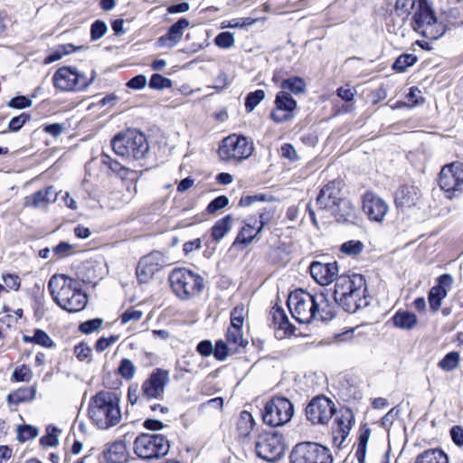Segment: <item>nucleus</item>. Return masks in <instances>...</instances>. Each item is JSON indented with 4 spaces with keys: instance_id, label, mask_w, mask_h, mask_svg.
Wrapping results in <instances>:
<instances>
[{
    "instance_id": "nucleus-1",
    "label": "nucleus",
    "mask_w": 463,
    "mask_h": 463,
    "mask_svg": "<svg viewBox=\"0 0 463 463\" xmlns=\"http://www.w3.org/2000/svg\"><path fill=\"white\" fill-rule=\"evenodd\" d=\"M288 307L292 317L303 324L314 319L326 321L335 317L327 296L322 292L312 295L303 290L295 291L288 297Z\"/></svg>"
},
{
    "instance_id": "nucleus-2",
    "label": "nucleus",
    "mask_w": 463,
    "mask_h": 463,
    "mask_svg": "<svg viewBox=\"0 0 463 463\" xmlns=\"http://www.w3.org/2000/svg\"><path fill=\"white\" fill-rule=\"evenodd\" d=\"M48 290L53 301L63 310L76 313L83 310L88 295L81 289L80 283L65 274H54L48 281Z\"/></svg>"
},
{
    "instance_id": "nucleus-3",
    "label": "nucleus",
    "mask_w": 463,
    "mask_h": 463,
    "mask_svg": "<svg viewBox=\"0 0 463 463\" xmlns=\"http://www.w3.org/2000/svg\"><path fill=\"white\" fill-rule=\"evenodd\" d=\"M366 282L364 276L353 274L339 276L334 287V299L346 312L354 313L359 308L366 307Z\"/></svg>"
},
{
    "instance_id": "nucleus-4",
    "label": "nucleus",
    "mask_w": 463,
    "mask_h": 463,
    "mask_svg": "<svg viewBox=\"0 0 463 463\" xmlns=\"http://www.w3.org/2000/svg\"><path fill=\"white\" fill-rule=\"evenodd\" d=\"M88 413L101 430L116 426L121 420V412L115 396L109 392H99L90 401Z\"/></svg>"
},
{
    "instance_id": "nucleus-5",
    "label": "nucleus",
    "mask_w": 463,
    "mask_h": 463,
    "mask_svg": "<svg viewBox=\"0 0 463 463\" xmlns=\"http://www.w3.org/2000/svg\"><path fill=\"white\" fill-rule=\"evenodd\" d=\"M174 293L182 300L198 296L203 288V279L186 268L174 269L168 277Z\"/></svg>"
},
{
    "instance_id": "nucleus-6",
    "label": "nucleus",
    "mask_w": 463,
    "mask_h": 463,
    "mask_svg": "<svg viewBox=\"0 0 463 463\" xmlns=\"http://www.w3.org/2000/svg\"><path fill=\"white\" fill-rule=\"evenodd\" d=\"M145 136L137 129H128L118 134L112 140L113 151L120 156L141 160L145 157Z\"/></svg>"
},
{
    "instance_id": "nucleus-7",
    "label": "nucleus",
    "mask_w": 463,
    "mask_h": 463,
    "mask_svg": "<svg viewBox=\"0 0 463 463\" xmlns=\"http://www.w3.org/2000/svg\"><path fill=\"white\" fill-rule=\"evenodd\" d=\"M95 75V71H92L89 78L75 67L64 66L55 71L52 80L55 88L60 90L81 91L93 82Z\"/></svg>"
},
{
    "instance_id": "nucleus-8",
    "label": "nucleus",
    "mask_w": 463,
    "mask_h": 463,
    "mask_svg": "<svg viewBox=\"0 0 463 463\" xmlns=\"http://www.w3.org/2000/svg\"><path fill=\"white\" fill-rule=\"evenodd\" d=\"M414 30L425 38L437 40L448 30V26L438 22L432 11L419 2V9L413 16Z\"/></svg>"
},
{
    "instance_id": "nucleus-9",
    "label": "nucleus",
    "mask_w": 463,
    "mask_h": 463,
    "mask_svg": "<svg viewBox=\"0 0 463 463\" xmlns=\"http://www.w3.org/2000/svg\"><path fill=\"white\" fill-rule=\"evenodd\" d=\"M253 150L251 140L243 136L231 135L222 141L218 153L222 160L242 161L249 158Z\"/></svg>"
},
{
    "instance_id": "nucleus-10",
    "label": "nucleus",
    "mask_w": 463,
    "mask_h": 463,
    "mask_svg": "<svg viewBox=\"0 0 463 463\" xmlns=\"http://www.w3.org/2000/svg\"><path fill=\"white\" fill-rule=\"evenodd\" d=\"M292 463H332L330 450L315 442H302L296 445L291 451Z\"/></svg>"
},
{
    "instance_id": "nucleus-11",
    "label": "nucleus",
    "mask_w": 463,
    "mask_h": 463,
    "mask_svg": "<svg viewBox=\"0 0 463 463\" xmlns=\"http://www.w3.org/2000/svg\"><path fill=\"white\" fill-rule=\"evenodd\" d=\"M294 414V407L289 400L284 397H275L269 401L262 413L264 423L279 427L288 422Z\"/></svg>"
},
{
    "instance_id": "nucleus-12",
    "label": "nucleus",
    "mask_w": 463,
    "mask_h": 463,
    "mask_svg": "<svg viewBox=\"0 0 463 463\" xmlns=\"http://www.w3.org/2000/svg\"><path fill=\"white\" fill-rule=\"evenodd\" d=\"M255 449L259 458L268 462H275L284 455L282 437L273 432L260 434Z\"/></svg>"
},
{
    "instance_id": "nucleus-13",
    "label": "nucleus",
    "mask_w": 463,
    "mask_h": 463,
    "mask_svg": "<svg viewBox=\"0 0 463 463\" xmlns=\"http://www.w3.org/2000/svg\"><path fill=\"white\" fill-rule=\"evenodd\" d=\"M335 412L334 402L325 396H317L312 399L306 408L307 419L312 424H326Z\"/></svg>"
},
{
    "instance_id": "nucleus-14",
    "label": "nucleus",
    "mask_w": 463,
    "mask_h": 463,
    "mask_svg": "<svg viewBox=\"0 0 463 463\" xmlns=\"http://www.w3.org/2000/svg\"><path fill=\"white\" fill-rule=\"evenodd\" d=\"M439 186L449 196L463 192V164L454 162L443 166L439 173Z\"/></svg>"
},
{
    "instance_id": "nucleus-15",
    "label": "nucleus",
    "mask_w": 463,
    "mask_h": 463,
    "mask_svg": "<svg viewBox=\"0 0 463 463\" xmlns=\"http://www.w3.org/2000/svg\"><path fill=\"white\" fill-rule=\"evenodd\" d=\"M274 103L275 109L270 113V118L274 122L283 123L294 118L298 103L289 93L278 92Z\"/></svg>"
},
{
    "instance_id": "nucleus-16",
    "label": "nucleus",
    "mask_w": 463,
    "mask_h": 463,
    "mask_svg": "<svg viewBox=\"0 0 463 463\" xmlns=\"http://www.w3.org/2000/svg\"><path fill=\"white\" fill-rule=\"evenodd\" d=\"M363 211L371 221L382 222L389 211V206L383 198L367 192L363 196Z\"/></svg>"
},
{
    "instance_id": "nucleus-17",
    "label": "nucleus",
    "mask_w": 463,
    "mask_h": 463,
    "mask_svg": "<svg viewBox=\"0 0 463 463\" xmlns=\"http://www.w3.org/2000/svg\"><path fill=\"white\" fill-rule=\"evenodd\" d=\"M311 277L321 286H327L338 278V265L335 261L323 263L313 261L309 266Z\"/></svg>"
},
{
    "instance_id": "nucleus-18",
    "label": "nucleus",
    "mask_w": 463,
    "mask_h": 463,
    "mask_svg": "<svg viewBox=\"0 0 463 463\" xmlns=\"http://www.w3.org/2000/svg\"><path fill=\"white\" fill-rule=\"evenodd\" d=\"M353 414L349 410H345L336 416L333 427V444L340 448L348 437L352 428Z\"/></svg>"
},
{
    "instance_id": "nucleus-19",
    "label": "nucleus",
    "mask_w": 463,
    "mask_h": 463,
    "mask_svg": "<svg viewBox=\"0 0 463 463\" xmlns=\"http://www.w3.org/2000/svg\"><path fill=\"white\" fill-rule=\"evenodd\" d=\"M168 382V371L161 368L155 369L146 381V398L161 397Z\"/></svg>"
},
{
    "instance_id": "nucleus-20",
    "label": "nucleus",
    "mask_w": 463,
    "mask_h": 463,
    "mask_svg": "<svg viewBox=\"0 0 463 463\" xmlns=\"http://www.w3.org/2000/svg\"><path fill=\"white\" fill-rule=\"evenodd\" d=\"M439 284L432 287L429 292V303L432 311L437 312L442 300L446 298L448 292L445 287H450L452 284V277L449 274H443L438 279Z\"/></svg>"
},
{
    "instance_id": "nucleus-21",
    "label": "nucleus",
    "mask_w": 463,
    "mask_h": 463,
    "mask_svg": "<svg viewBox=\"0 0 463 463\" xmlns=\"http://www.w3.org/2000/svg\"><path fill=\"white\" fill-rule=\"evenodd\" d=\"M189 26V21L185 18L179 19L168 29L167 33L159 37L157 45L159 47L173 48L182 39L184 31Z\"/></svg>"
},
{
    "instance_id": "nucleus-22",
    "label": "nucleus",
    "mask_w": 463,
    "mask_h": 463,
    "mask_svg": "<svg viewBox=\"0 0 463 463\" xmlns=\"http://www.w3.org/2000/svg\"><path fill=\"white\" fill-rule=\"evenodd\" d=\"M170 449L168 440L163 435L146 434V460L165 456Z\"/></svg>"
},
{
    "instance_id": "nucleus-23",
    "label": "nucleus",
    "mask_w": 463,
    "mask_h": 463,
    "mask_svg": "<svg viewBox=\"0 0 463 463\" xmlns=\"http://www.w3.org/2000/svg\"><path fill=\"white\" fill-rule=\"evenodd\" d=\"M316 203L320 210L334 208L340 203L349 204L348 202L337 197V190L334 183L328 184L321 189Z\"/></svg>"
},
{
    "instance_id": "nucleus-24",
    "label": "nucleus",
    "mask_w": 463,
    "mask_h": 463,
    "mask_svg": "<svg viewBox=\"0 0 463 463\" xmlns=\"http://www.w3.org/2000/svg\"><path fill=\"white\" fill-rule=\"evenodd\" d=\"M57 200V193L52 186L37 191L36 193L24 198V207L38 208L46 206Z\"/></svg>"
},
{
    "instance_id": "nucleus-25",
    "label": "nucleus",
    "mask_w": 463,
    "mask_h": 463,
    "mask_svg": "<svg viewBox=\"0 0 463 463\" xmlns=\"http://www.w3.org/2000/svg\"><path fill=\"white\" fill-rule=\"evenodd\" d=\"M260 226L258 228L255 227V223L257 222L256 220L254 221V223H251L250 222H246L244 223L235 241H233V246L238 244L247 246L252 242L253 239L261 232L264 226L262 214L260 216Z\"/></svg>"
},
{
    "instance_id": "nucleus-26",
    "label": "nucleus",
    "mask_w": 463,
    "mask_h": 463,
    "mask_svg": "<svg viewBox=\"0 0 463 463\" xmlns=\"http://www.w3.org/2000/svg\"><path fill=\"white\" fill-rule=\"evenodd\" d=\"M420 196V191L413 185L402 186L395 195V203L398 207L408 208L414 205Z\"/></svg>"
},
{
    "instance_id": "nucleus-27",
    "label": "nucleus",
    "mask_w": 463,
    "mask_h": 463,
    "mask_svg": "<svg viewBox=\"0 0 463 463\" xmlns=\"http://www.w3.org/2000/svg\"><path fill=\"white\" fill-rule=\"evenodd\" d=\"M392 320L393 325L402 330H411L418 324L417 316L405 310L397 311L392 317Z\"/></svg>"
},
{
    "instance_id": "nucleus-28",
    "label": "nucleus",
    "mask_w": 463,
    "mask_h": 463,
    "mask_svg": "<svg viewBox=\"0 0 463 463\" xmlns=\"http://www.w3.org/2000/svg\"><path fill=\"white\" fill-rule=\"evenodd\" d=\"M36 395V387H21L9 393L6 397L8 404H19L22 402H30L34 400Z\"/></svg>"
},
{
    "instance_id": "nucleus-29",
    "label": "nucleus",
    "mask_w": 463,
    "mask_h": 463,
    "mask_svg": "<svg viewBox=\"0 0 463 463\" xmlns=\"http://www.w3.org/2000/svg\"><path fill=\"white\" fill-rule=\"evenodd\" d=\"M272 321L275 328L278 329L279 331L283 332V334L279 335L280 338H282L284 335L288 334H292V326L289 323V320L282 308H273Z\"/></svg>"
},
{
    "instance_id": "nucleus-30",
    "label": "nucleus",
    "mask_w": 463,
    "mask_h": 463,
    "mask_svg": "<svg viewBox=\"0 0 463 463\" xmlns=\"http://www.w3.org/2000/svg\"><path fill=\"white\" fill-rule=\"evenodd\" d=\"M104 458L108 463H123L126 459V448L122 442L110 444L104 451Z\"/></svg>"
},
{
    "instance_id": "nucleus-31",
    "label": "nucleus",
    "mask_w": 463,
    "mask_h": 463,
    "mask_svg": "<svg viewBox=\"0 0 463 463\" xmlns=\"http://www.w3.org/2000/svg\"><path fill=\"white\" fill-rule=\"evenodd\" d=\"M415 463H449V458L441 449H430L420 453Z\"/></svg>"
},
{
    "instance_id": "nucleus-32",
    "label": "nucleus",
    "mask_w": 463,
    "mask_h": 463,
    "mask_svg": "<svg viewBox=\"0 0 463 463\" xmlns=\"http://www.w3.org/2000/svg\"><path fill=\"white\" fill-rule=\"evenodd\" d=\"M23 341L26 344L33 343L45 348H53L55 346V343L50 335L39 328L33 331V335L32 336L24 335Z\"/></svg>"
},
{
    "instance_id": "nucleus-33",
    "label": "nucleus",
    "mask_w": 463,
    "mask_h": 463,
    "mask_svg": "<svg viewBox=\"0 0 463 463\" xmlns=\"http://www.w3.org/2000/svg\"><path fill=\"white\" fill-rule=\"evenodd\" d=\"M232 221V215H226L217 221L212 228L213 240L215 241H221L231 231Z\"/></svg>"
},
{
    "instance_id": "nucleus-34",
    "label": "nucleus",
    "mask_w": 463,
    "mask_h": 463,
    "mask_svg": "<svg viewBox=\"0 0 463 463\" xmlns=\"http://www.w3.org/2000/svg\"><path fill=\"white\" fill-rule=\"evenodd\" d=\"M226 340L231 345V348L239 351L241 347H245L248 342L243 338L242 329L229 327L226 334Z\"/></svg>"
},
{
    "instance_id": "nucleus-35",
    "label": "nucleus",
    "mask_w": 463,
    "mask_h": 463,
    "mask_svg": "<svg viewBox=\"0 0 463 463\" xmlns=\"http://www.w3.org/2000/svg\"><path fill=\"white\" fill-rule=\"evenodd\" d=\"M145 396V383L141 385L132 383L128 387V401L131 407L142 405L143 397Z\"/></svg>"
},
{
    "instance_id": "nucleus-36",
    "label": "nucleus",
    "mask_w": 463,
    "mask_h": 463,
    "mask_svg": "<svg viewBox=\"0 0 463 463\" xmlns=\"http://www.w3.org/2000/svg\"><path fill=\"white\" fill-rule=\"evenodd\" d=\"M281 91H290L291 93L298 95L305 91L306 83L305 81L298 77H293L287 80H284L281 83Z\"/></svg>"
},
{
    "instance_id": "nucleus-37",
    "label": "nucleus",
    "mask_w": 463,
    "mask_h": 463,
    "mask_svg": "<svg viewBox=\"0 0 463 463\" xmlns=\"http://www.w3.org/2000/svg\"><path fill=\"white\" fill-rule=\"evenodd\" d=\"M16 432L17 439L21 443L33 439L39 434L38 429L29 424L19 425L16 429Z\"/></svg>"
},
{
    "instance_id": "nucleus-38",
    "label": "nucleus",
    "mask_w": 463,
    "mask_h": 463,
    "mask_svg": "<svg viewBox=\"0 0 463 463\" xmlns=\"http://www.w3.org/2000/svg\"><path fill=\"white\" fill-rule=\"evenodd\" d=\"M164 266H165V260L161 252L154 251L146 255V269L148 268L150 273L154 274Z\"/></svg>"
},
{
    "instance_id": "nucleus-39",
    "label": "nucleus",
    "mask_w": 463,
    "mask_h": 463,
    "mask_svg": "<svg viewBox=\"0 0 463 463\" xmlns=\"http://www.w3.org/2000/svg\"><path fill=\"white\" fill-rule=\"evenodd\" d=\"M254 424V419L249 411H243L241 412L238 429L241 435L247 436L252 430Z\"/></svg>"
},
{
    "instance_id": "nucleus-40",
    "label": "nucleus",
    "mask_w": 463,
    "mask_h": 463,
    "mask_svg": "<svg viewBox=\"0 0 463 463\" xmlns=\"http://www.w3.org/2000/svg\"><path fill=\"white\" fill-rule=\"evenodd\" d=\"M61 430L52 426H49L46 429V434L40 439V444L43 447H55L59 444L58 433Z\"/></svg>"
},
{
    "instance_id": "nucleus-41",
    "label": "nucleus",
    "mask_w": 463,
    "mask_h": 463,
    "mask_svg": "<svg viewBox=\"0 0 463 463\" xmlns=\"http://www.w3.org/2000/svg\"><path fill=\"white\" fill-rule=\"evenodd\" d=\"M364 249V243L361 241L356 240L345 241L340 247L341 252L348 256H356L360 254Z\"/></svg>"
},
{
    "instance_id": "nucleus-42",
    "label": "nucleus",
    "mask_w": 463,
    "mask_h": 463,
    "mask_svg": "<svg viewBox=\"0 0 463 463\" xmlns=\"http://www.w3.org/2000/svg\"><path fill=\"white\" fill-rule=\"evenodd\" d=\"M173 86V82L170 79L165 78L158 73H154L150 77L149 87L153 90H162L165 89H170Z\"/></svg>"
},
{
    "instance_id": "nucleus-43",
    "label": "nucleus",
    "mask_w": 463,
    "mask_h": 463,
    "mask_svg": "<svg viewBox=\"0 0 463 463\" xmlns=\"http://www.w3.org/2000/svg\"><path fill=\"white\" fill-rule=\"evenodd\" d=\"M459 363V354L457 352L447 354L442 360L439 361V366L447 372L452 371L458 367Z\"/></svg>"
},
{
    "instance_id": "nucleus-44",
    "label": "nucleus",
    "mask_w": 463,
    "mask_h": 463,
    "mask_svg": "<svg viewBox=\"0 0 463 463\" xmlns=\"http://www.w3.org/2000/svg\"><path fill=\"white\" fill-rule=\"evenodd\" d=\"M265 98V92L262 90H257L247 95L245 99V109L248 112L252 111Z\"/></svg>"
},
{
    "instance_id": "nucleus-45",
    "label": "nucleus",
    "mask_w": 463,
    "mask_h": 463,
    "mask_svg": "<svg viewBox=\"0 0 463 463\" xmlns=\"http://www.w3.org/2000/svg\"><path fill=\"white\" fill-rule=\"evenodd\" d=\"M416 61V56L412 54H402L396 59L392 68L394 71L402 72L404 71L408 67L413 65Z\"/></svg>"
},
{
    "instance_id": "nucleus-46",
    "label": "nucleus",
    "mask_w": 463,
    "mask_h": 463,
    "mask_svg": "<svg viewBox=\"0 0 463 463\" xmlns=\"http://www.w3.org/2000/svg\"><path fill=\"white\" fill-rule=\"evenodd\" d=\"M213 353L216 359L222 361L231 354L236 353V351L231 348V345H229L228 342L226 344L222 340H220L216 342L215 347L213 349Z\"/></svg>"
},
{
    "instance_id": "nucleus-47",
    "label": "nucleus",
    "mask_w": 463,
    "mask_h": 463,
    "mask_svg": "<svg viewBox=\"0 0 463 463\" xmlns=\"http://www.w3.org/2000/svg\"><path fill=\"white\" fill-rule=\"evenodd\" d=\"M33 377V373L32 370L25 364L15 367L12 375L14 382H30Z\"/></svg>"
},
{
    "instance_id": "nucleus-48",
    "label": "nucleus",
    "mask_w": 463,
    "mask_h": 463,
    "mask_svg": "<svg viewBox=\"0 0 463 463\" xmlns=\"http://www.w3.org/2000/svg\"><path fill=\"white\" fill-rule=\"evenodd\" d=\"M118 373L126 380H131L136 372V367L131 360L124 358L118 368Z\"/></svg>"
},
{
    "instance_id": "nucleus-49",
    "label": "nucleus",
    "mask_w": 463,
    "mask_h": 463,
    "mask_svg": "<svg viewBox=\"0 0 463 463\" xmlns=\"http://www.w3.org/2000/svg\"><path fill=\"white\" fill-rule=\"evenodd\" d=\"M108 32V25L104 21L96 20L90 26V38L92 41H98Z\"/></svg>"
},
{
    "instance_id": "nucleus-50",
    "label": "nucleus",
    "mask_w": 463,
    "mask_h": 463,
    "mask_svg": "<svg viewBox=\"0 0 463 463\" xmlns=\"http://www.w3.org/2000/svg\"><path fill=\"white\" fill-rule=\"evenodd\" d=\"M214 43L220 48H231L235 43L233 33L230 32L221 33L215 37Z\"/></svg>"
},
{
    "instance_id": "nucleus-51",
    "label": "nucleus",
    "mask_w": 463,
    "mask_h": 463,
    "mask_svg": "<svg viewBox=\"0 0 463 463\" xmlns=\"http://www.w3.org/2000/svg\"><path fill=\"white\" fill-rule=\"evenodd\" d=\"M52 251L57 258L62 259L72 255L74 253V247L69 242L61 241L52 249Z\"/></svg>"
},
{
    "instance_id": "nucleus-52",
    "label": "nucleus",
    "mask_w": 463,
    "mask_h": 463,
    "mask_svg": "<svg viewBox=\"0 0 463 463\" xmlns=\"http://www.w3.org/2000/svg\"><path fill=\"white\" fill-rule=\"evenodd\" d=\"M103 324L101 318H93L81 323L79 329L83 334H91L98 330Z\"/></svg>"
},
{
    "instance_id": "nucleus-53",
    "label": "nucleus",
    "mask_w": 463,
    "mask_h": 463,
    "mask_svg": "<svg viewBox=\"0 0 463 463\" xmlns=\"http://www.w3.org/2000/svg\"><path fill=\"white\" fill-rule=\"evenodd\" d=\"M118 335H110L109 337H100L97 340L95 348L97 352L101 353L118 340Z\"/></svg>"
},
{
    "instance_id": "nucleus-54",
    "label": "nucleus",
    "mask_w": 463,
    "mask_h": 463,
    "mask_svg": "<svg viewBox=\"0 0 463 463\" xmlns=\"http://www.w3.org/2000/svg\"><path fill=\"white\" fill-rule=\"evenodd\" d=\"M229 203L226 196L221 195L213 200L207 206V211L211 213L224 208Z\"/></svg>"
},
{
    "instance_id": "nucleus-55",
    "label": "nucleus",
    "mask_w": 463,
    "mask_h": 463,
    "mask_svg": "<svg viewBox=\"0 0 463 463\" xmlns=\"http://www.w3.org/2000/svg\"><path fill=\"white\" fill-rule=\"evenodd\" d=\"M32 105V100L25 97V96H17L13 98L9 103L8 106L14 109H24L28 108Z\"/></svg>"
},
{
    "instance_id": "nucleus-56",
    "label": "nucleus",
    "mask_w": 463,
    "mask_h": 463,
    "mask_svg": "<svg viewBox=\"0 0 463 463\" xmlns=\"http://www.w3.org/2000/svg\"><path fill=\"white\" fill-rule=\"evenodd\" d=\"M101 160L104 165L109 167L112 172L119 175L125 168L118 162L113 160L109 156L102 154Z\"/></svg>"
},
{
    "instance_id": "nucleus-57",
    "label": "nucleus",
    "mask_w": 463,
    "mask_h": 463,
    "mask_svg": "<svg viewBox=\"0 0 463 463\" xmlns=\"http://www.w3.org/2000/svg\"><path fill=\"white\" fill-rule=\"evenodd\" d=\"M29 116L25 113H22L17 117H14L9 122V129L11 131H18L27 121Z\"/></svg>"
},
{
    "instance_id": "nucleus-58",
    "label": "nucleus",
    "mask_w": 463,
    "mask_h": 463,
    "mask_svg": "<svg viewBox=\"0 0 463 463\" xmlns=\"http://www.w3.org/2000/svg\"><path fill=\"white\" fill-rule=\"evenodd\" d=\"M406 99L410 107L418 105L420 100L422 99L421 91L418 88H411Z\"/></svg>"
},
{
    "instance_id": "nucleus-59",
    "label": "nucleus",
    "mask_w": 463,
    "mask_h": 463,
    "mask_svg": "<svg viewBox=\"0 0 463 463\" xmlns=\"http://www.w3.org/2000/svg\"><path fill=\"white\" fill-rule=\"evenodd\" d=\"M134 452L140 458H145V434H139L134 441Z\"/></svg>"
},
{
    "instance_id": "nucleus-60",
    "label": "nucleus",
    "mask_w": 463,
    "mask_h": 463,
    "mask_svg": "<svg viewBox=\"0 0 463 463\" xmlns=\"http://www.w3.org/2000/svg\"><path fill=\"white\" fill-rule=\"evenodd\" d=\"M5 287L13 290H18L21 285L20 278L16 275L6 274L3 276Z\"/></svg>"
},
{
    "instance_id": "nucleus-61",
    "label": "nucleus",
    "mask_w": 463,
    "mask_h": 463,
    "mask_svg": "<svg viewBox=\"0 0 463 463\" xmlns=\"http://www.w3.org/2000/svg\"><path fill=\"white\" fill-rule=\"evenodd\" d=\"M74 354L80 361L88 359L91 354V349L83 343L76 345L74 348Z\"/></svg>"
},
{
    "instance_id": "nucleus-62",
    "label": "nucleus",
    "mask_w": 463,
    "mask_h": 463,
    "mask_svg": "<svg viewBox=\"0 0 463 463\" xmlns=\"http://www.w3.org/2000/svg\"><path fill=\"white\" fill-rule=\"evenodd\" d=\"M281 156L284 158H288L292 162L297 161L298 159L296 149L290 144H284L281 146Z\"/></svg>"
},
{
    "instance_id": "nucleus-63",
    "label": "nucleus",
    "mask_w": 463,
    "mask_h": 463,
    "mask_svg": "<svg viewBox=\"0 0 463 463\" xmlns=\"http://www.w3.org/2000/svg\"><path fill=\"white\" fill-rule=\"evenodd\" d=\"M142 316L143 312L140 310H127L121 316V323L127 324L131 320H139Z\"/></svg>"
},
{
    "instance_id": "nucleus-64",
    "label": "nucleus",
    "mask_w": 463,
    "mask_h": 463,
    "mask_svg": "<svg viewBox=\"0 0 463 463\" xmlns=\"http://www.w3.org/2000/svg\"><path fill=\"white\" fill-rule=\"evenodd\" d=\"M452 440L458 446L463 445V429L459 426H454L450 430Z\"/></svg>"
}]
</instances>
